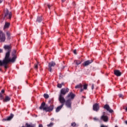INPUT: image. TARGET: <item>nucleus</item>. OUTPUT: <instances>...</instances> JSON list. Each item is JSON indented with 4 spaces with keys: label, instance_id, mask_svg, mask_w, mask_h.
Returning a JSON list of instances; mask_svg holds the SVG:
<instances>
[{
    "label": "nucleus",
    "instance_id": "18",
    "mask_svg": "<svg viewBox=\"0 0 127 127\" xmlns=\"http://www.w3.org/2000/svg\"><path fill=\"white\" fill-rule=\"evenodd\" d=\"M114 74L117 77H120V76H122V72L119 70H115Z\"/></svg>",
    "mask_w": 127,
    "mask_h": 127
},
{
    "label": "nucleus",
    "instance_id": "43",
    "mask_svg": "<svg viewBox=\"0 0 127 127\" xmlns=\"http://www.w3.org/2000/svg\"><path fill=\"white\" fill-rule=\"evenodd\" d=\"M125 124H126V125H127V121H126L125 122Z\"/></svg>",
    "mask_w": 127,
    "mask_h": 127
},
{
    "label": "nucleus",
    "instance_id": "38",
    "mask_svg": "<svg viewBox=\"0 0 127 127\" xmlns=\"http://www.w3.org/2000/svg\"><path fill=\"white\" fill-rule=\"evenodd\" d=\"M39 127H43V125H42V124H39Z\"/></svg>",
    "mask_w": 127,
    "mask_h": 127
},
{
    "label": "nucleus",
    "instance_id": "30",
    "mask_svg": "<svg viewBox=\"0 0 127 127\" xmlns=\"http://www.w3.org/2000/svg\"><path fill=\"white\" fill-rule=\"evenodd\" d=\"M50 104H53V99H51L49 101Z\"/></svg>",
    "mask_w": 127,
    "mask_h": 127
},
{
    "label": "nucleus",
    "instance_id": "3",
    "mask_svg": "<svg viewBox=\"0 0 127 127\" xmlns=\"http://www.w3.org/2000/svg\"><path fill=\"white\" fill-rule=\"evenodd\" d=\"M4 18H6V19H11L12 13L11 12H9L8 9H5L4 10Z\"/></svg>",
    "mask_w": 127,
    "mask_h": 127
},
{
    "label": "nucleus",
    "instance_id": "14",
    "mask_svg": "<svg viewBox=\"0 0 127 127\" xmlns=\"http://www.w3.org/2000/svg\"><path fill=\"white\" fill-rule=\"evenodd\" d=\"M61 104H62V105L59 107H58L56 109V113H59V112H60V111H61V109H62V108H63L64 106V104H65V102H60Z\"/></svg>",
    "mask_w": 127,
    "mask_h": 127
},
{
    "label": "nucleus",
    "instance_id": "24",
    "mask_svg": "<svg viewBox=\"0 0 127 127\" xmlns=\"http://www.w3.org/2000/svg\"><path fill=\"white\" fill-rule=\"evenodd\" d=\"M74 63L76 64V65H80L81 64V62L79 60H75L74 61Z\"/></svg>",
    "mask_w": 127,
    "mask_h": 127
},
{
    "label": "nucleus",
    "instance_id": "33",
    "mask_svg": "<svg viewBox=\"0 0 127 127\" xmlns=\"http://www.w3.org/2000/svg\"><path fill=\"white\" fill-rule=\"evenodd\" d=\"M100 127H108V126L102 125Z\"/></svg>",
    "mask_w": 127,
    "mask_h": 127
},
{
    "label": "nucleus",
    "instance_id": "17",
    "mask_svg": "<svg viewBox=\"0 0 127 127\" xmlns=\"http://www.w3.org/2000/svg\"><path fill=\"white\" fill-rule=\"evenodd\" d=\"M46 105V104L45 103V102H43L42 103L40 107H39V109L40 110H43V111H45V109H46V106H45V105Z\"/></svg>",
    "mask_w": 127,
    "mask_h": 127
},
{
    "label": "nucleus",
    "instance_id": "31",
    "mask_svg": "<svg viewBox=\"0 0 127 127\" xmlns=\"http://www.w3.org/2000/svg\"><path fill=\"white\" fill-rule=\"evenodd\" d=\"M34 68H36V69H38V64H35Z\"/></svg>",
    "mask_w": 127,
    "mask_h": 127
},
{
    "label": "nucleus",
    "instance_id": "10",
    "mask_svg": "<svg viewBox=\"0 0 127 127\" xmlns=\"http://www.w3.org/2000/svg\"><path fill=\"white\" fill-rule=\"evenodd\" d=\"M54 109V105H50L49 107H47L46 108H45V112H52L53 110Z\"/></svg>",
    "mask_w": 127,
    "mask_h": 127
},
{
    "label": "nucleus",
    "instance_id": "47",
    "mask_svg": "<svg viewBox=\"0 0 127 127\" xmlns=\"http://www.w3.org/2000/svg\"><path fill=\"white\" fill-rule=\"evenodd\" d=\"M85 126H86L87 127H88V126H87V124H86V125H85Z\"/></svg>",
    "mask_w": 127,
    "mask_h": 127
},
{
    "label": "nucleus",
    "instance_id": "27",
    "mask_svg": "<svg viewBox=\"0 0 127 127\" xmlns=\"http://www.w3.org/2000/svg\"><path fill=\"white\" fill-rule=\"evenodd\" d=\"M44 97L45 99H48V98H49V95H48L47 94H44Z\"/></svg>",
    "mask_w": 127,
    "mask_h": 127
},
{
    "label": "nucleus",
    "instance_id": "13",
    "mask_svg": "<svg viewBox=\"0 0 127 127\" xmlns=\"http://www.w3.org/2000/svg\"><path fill=\"white\" fill-rule=\"evenodd\" d=\"M93 110L95 111V112H98L100 110V106L98 104L95 103L93 106Z\"/></svg>",
    "mask_w": 127,
    "mask_h": 127
},
{
    "label": "nucleus",
    "instance_id": "28",
    "mask_svg": "<svg viewBox=\"0 0 127 127\" xmlns=\"http://www.w3.org/2000/svg\"><path fill=\"white\" fill-rule=\"evenodd\" d=\"M76 123H75V122H73V123L71 124V127H76Z\"/></svg>",
    "mask_w": 127,
    "mask_h": 127
},
{
    "label": "nucleus",
    "instance_id": "32",
    "mask_svg": "<svg viewBox=\"0 0 127 127\" xmlns=\"http://www.w3.org/2000/svg\"><path fill=\"white\" fill-rule=\"evenodd\" d=\"M94 88H95V85L94 84H92L91 86L92 90H94Z\"/></svg>",
    "mask_w": 127,
    "mask_h": 127
},
{
    "label": "nucleus",
    "instance_id": "39",
    "mask_svg": "<svg viewBox=\"0 0 127 127\" xmlns=\"http://www.w3.org/2000/svg\"><path fill=\"white\" fill-rule=\"evenodd\" d=\"M0 53H2V49H0Z\"/></svg>",
    "mask_w": 127,
    "mask_h": 127
},
{
    "label": "nucleus",
    "instance_id": "36",
    "mask_svg": "<svg viewBox=\"0 0 127 127\" xmlns=\"http://www.w3.org/2000/svg\"><path fill=\"white\" fill-rule=\"evenodd\" d=\"M119 97L120 98H123V97H124V95H123V94H119Z\"/></svg>",
    "mask_w": 127,
    "mask_h": 127
},
{
    "label": "nucleus",
    "instance_id": "41",
    "mask_svg": "<svg viewBox=\"0 0 127 127\" xmlns=\"http://www.w3.org/2000/svg\"><path fill=\"white\" fill-rule=\"evenodd\" d=\"M51 121H54V118H52V119H51Z\"/></svg>",
    "mask_w": 127,
    "mask_h": 127
},
{
    "label": "nucleus",
    "instance_id": "23",
    "mask_svg": "<svg viewBox=\"0 0 127 127\" xmlns=\"http://www.w3.org/2000/svg\"><path fill=\"white\" fill-rule=\"evenodd\" d=\"M6 34L7 36V39H8L9 40V39H10L11 37H10V32H9V31H7L6 32Z\"/></svg>",
    "mask_w": 127,
    "mask_h": 127
},
{
    "label": "nucleus",
    "instance_id": "42",
    "mask_svg": "<svg viewBox=\"0 0 127 127\" xmlns=\"http://www.w3.org/2000/svg\"><path fill=\"white\" fill-rule=\"evenodd\" d=\"M65 0H62V2H64Z\"/></svg>",
    "mask_w": 127,
    "mask_h": 127
},
{
    "label": "nucleus",
    "instance_id": "21",
    "mask_svg": "<svg viewBox=\"0 0 127 127\" xmlns=\"http://www.w3.org/2000/svg\"><path fill=\"white\" fill-rule=\"evenodd\" d=\"M3 94H4V90L2 89L0 92V98L1 100H3Z\"/></svg>",
    "mask_w": 127,
    "mask_h": 127
},
{
    "label": "nucleus",
    "instance_id": "12",
    "mask_svg": "<svg viewBox=\"0 0 127 127\" xmlns=\"http://www.w3.org/2000/svg\"><path fill=\"white\" fill-rule=\"evenodd\" d=\"M104 109H105V110H107V111H108V112H109V113H114V110L111 109V108L110 107V106H109V105L108 104H106L104 106Z\"/></svg>",
    "mask_w": 127,
    "mask_h": 127
},
{
    "label": "nucleus",
    "instance_id": "26",
    "mask_svg": "<svg viewBox=\"0 0 127 127\" xmlns=\"http://www.w3.org/2000/svg\"><path fill=\"white\" fill-rule=\"evenodd\" d=\"M62 85H64V83H62L61 84L58 83V88H62Z\"/></svg>",
    "mask_w": 127,
    "mask_h": 127
},
{
    "label": "nucleus",
    "instance_id": "2",
    "mask_svg": "<svg viewBox=\"0 0 127 127\" xmlns=\"http://www.w3.org/2000/svg\"><path fill=\"white\" fill-rule=\"evenodd\" d=\"M69 92V88H63L61 90V93L59 97V101L60 103H65V98H64V96L67 93Z\"/></svg>",
    "mask_w": 127,
    "mask_h": 127
},
{
    "label": "nucleus",
    "instance_id": "35",
    "mask_svg": "<svg viewBox=\"0 0 127 127\" xmlns=\"http://www.w3.org/2000/svg\"><path fill=\"white\" fill-rule=\"evenodd\" d=\"M93 120H94V121H99V119H98V118H93Z\"/></svg>",
    "mask_w": 127,
    "mask_h": 127
},
{
    "label": "nucleus",
    "instance_id": "29",
    "mask_svg": "<svg viewBox=\"0 0 127 127\" xmlns=\"http://www.w3.org/2000/svg\"><path fill=\"white\" fill-rule=\"evenodd\" d=\"M4 19H5V18H4V17H3L1 18V23H2V22L4 21Z\"/></svg>",
    "mask_w": 127,
    "mask_h": 127
},
{
    "label": "nucleus",
    "instance_id": "34",
    "mask_svg": "<svg viewBox=\"0 0 127 127\" xmlns=\"http://www.w3.org/2000/svg\"><path fill=\"white\" fill-rule=\"evenodd\" d=\"M73 53H74V54H77V51L76 50H74V51H73Z\"/></svg>",
    "mask_w": 127,
    "mask_h": 127
},
{
    "label": "nucleus",
    "instance_id": "5",
    "mask_svg": "<svg viewBox=\"0 0 127 127\" xmlns=\"http://www.w3.org/2000/svg\"><path fill=\"white\" fill-rule=\"evenodd\" d=\"M16 54V51L15 50H13L11 53L12 58H10V60H13L12 63H14V62H15V60H16V58H17Z\"/></svg>",
    "mask_w": 127,
    "mask_h": 127
},
{
    "label": "nucleus",
    "instance_id": "11",
    "mask_svg": "<svg viewBox=\"0 0 127 127\" xmlns=\"http://www.w3.org/2000/svg\"><path fill=\"white\" fill-rule=\"evenodd\" d=\"M93 63V60H87L85 61L83 64L82 65L83 66H84L85 67H86V66H89L90 64H92Z\"/></svg>",
    "mask_w": 127,
    "mask_h": 127
},
{
    "label": "nucleus",
    "instance_id": "46",
    "mask_svg": "<svg viewBox=\"0 0 127 127\" xmlns=\"http://www.w3.org/2000/svg\"><path fill=\"white\" fill-rule=\"evenodd\" d=\"M115 127H118V126H116Z\"/></svg>",
    "mask_w": 127,
    "mask_h": 127
},
{
    "label": "nucleus",
    "instance_id": "40",
    "mask_svg": "<svg viewBox=\"0 0 127 127\" xmlns=\"http://www.w3.org/2000/svg\"><path fill=\"white\" fill-rule=\"evenodd\" d=\"M2 1H3V0H0V3H1V2H2Z\"/></svg>",
    "mask_w": 127,
    "mask_h": 127
},
{
    "label": "nucleus",
    "instance_id": "37",
    "mask_svg": "<svg viewBox=\"0 0 127 127\" xmlns=\"http://www.w3.org/2000/svg\"><path fill=\"white\" fill-rule=\"evenodd\" d=\"M47 6H48V8H49V9H50V7H51V5H49V4H48Z\"/></svg>",
    "mask_w": 127,
    "mask_h": 127
},
{
    "label": "nucleus",
    "instance_id": "1",
    "mask_svg": "<svg viewBox=\"0 0 127 127\" xmlns=\"http://www.w3.org/2000/svg\"><path fill=\"white\" fill-rule=\"evenodd\" d=\"M3 48L5 51H7L5 54L4 58L2 61L0 60V66H4L5 69H7V64L12 63L13 60H10V52H11V46L4 45Z\"/></svg>",
    "mask_w": 127,
    "mask_h": 127
},
{
    "label": "nucleus",
    "instance_id": "8",
    "mask_svg": "<svg viewBox=\"0 0 127 127\" xmlns=\"http://www.w3.org/2000/svg\"><path fill=\"white\" fill-rule=\"evenodd\" d=\"M5 41V35L2 31H0V42Z\"/></svg>",
    "mask_w": 127,
    "mask_h": 127
},
{
    "label": "nucleus",
    "instance_id": "16",
    "mask_svg": "<svg viewBox=\"0 0 127 127\" xmlns=\"http://www.w3.org/2000/svg\"><path fill=\"white\" fill-rule=\"evenodd\" d=\"M101 120H103V122L107 123L109 122V117L107 116L103 115L101 116Z\"/></svg>",
    "mask_w": 127,
    "mask_h": 127
},
{
    "label": "nucleus",
    "instance_id": "44",
    "mask_svg": "<svg viewBox=\"0 0 127 127\" xmlns=\"http://www.w3.org/2000/svg\"><path fill=\"white\" fill-rule=\"evenodd\" d=\"M126 111L127 112V107L126 108Z\"/></svg>",
    "mask_w": 127,
    "mask_h": 127
},
{
    "label": "nucleus",
    "instance_id": "22",
    "mask_svg": "<svg viewBox=\"0 0 127 127\" xmlns=\"http://www.w3.org/2000/svg\"><path fill=\"white\" fill-rule=\"evenodd\" d=\"M42 20H43L42 16H39L37 17L36 22H39V23L41 22L42 21Z\"/></svg>",
    "mask_w": 127,
    "mask_h": 127
},
{
    "label": "nucleus",
    "instance_id": "15",
    "mask_svg": "<svg viewBox=\"0 0 127 127\" xmlns=\"http://www.w3.org/2000/svg\"><path fill=\"white\" fill-rule=\"evenodd\" d=\"M14 115L12 114H11L9 117H7V118L6 119H3L2 122H6V121H11V120H12V118H13Z\"/></svg>",
    "mask_w": 127,
    "mask_h": 127
},
{
    "label": "nucleus",
    "instance_id": "6",
    "mask_svg": "<svg viewBox=\"0 0 127 127\" xmlns=\"http://www.w3.org/2000/svg\"><path fill=\"white\" fill-rule=\"evenodd\" d=\"M56 65V64L55 62H52L49 63L48 70L51 73H52V68Z\"/></svg>",
    "mask_w": 127,
    "mask_h": 127
},
{
    "label": "nucleus",
    "instance_id": "9",
    "mask_svg": "<svg viewBox=\"0 0 127 127\" xmlns=\"http://www.w3.org/2000/svg\"><path fill=\"white\" fill-rule=\"evenodd\" d=\"M75 94H73V92H70L66 96V99H70L71 101L74 100L75 98Z\"/></svg>",
    "mask_w": 127,
    "mask_h": 127
},
{
    "label": "nucleus",
    "instance_id": "20",
    "mask_svg": "<svg viewBox=\"0 0 127 127\" xmlns=\"http://www.w3.org/2000/svg\"><path fill=\"white\" fill-rule=\"evenodd\" d=\"M9 25H10V23L9 22H7L6 21L5 22V24L3 26V29H6L9 27Z\"/></svg>",
    "mask_w": 127,
    "mask_h": 127
},
{
    "label": "nucleus",
    "instance_id": "25",
    "mask_svg": "<svg viewBox=\"0 0 127 127\" xmlns=\"http://www.w3.org/2000/svg\"><path fill=\"white\" fill-rule=\"evenodd\" d=\"M54 125V123H53V122H51L50 124H48L47 125V127H53Z\"/></svg>",
    "mask_w": 127,
    "mask_h": 127
},
{
    "label": "nucleus",
    "instance_id": "45",
    "mask_svg": "<svg viewBox=\"0 0 127 127\" xmlns=\"http://www.w3.org/2000/svg\"><path fill=\"white\" fill-rule=\"evenodd\" d=\"M0 71H1V68H0Z\"/></svg>",
    "mask_w": 127,
    "mask_h": 127
},
{
    "label": "nucleus",
    "instance_id": "7",
    "mask_svg": "<svg viewBox=\"0 0 127 127\" xmlns=\"http://www.w3.org/2000/svg\"><path fill=\"white\" fill-rule=\"evenodd\" d=\"M64 103L66 107L69 109H71V108H72V101L71 99H68L67 100H65Z\"/></svg>",
    "mask_w": 127,
    "mask_h": 127
},
{
    "label": "nucleus",
    "instance_id": "19",
    "mask_svg": "<svg viewBox=\"0 0 127 127\" xmlns=\"http://www.w3.org/2000/svg\"><path fill=\"white\" fill-rule=\"evenodd\" d=\"M11 99V98H10V97L6 96L5 97V98L3 99V102L6 103L7 102H9V101H10Z\"/></svg>",
    "mask_w": 127,
    "mask_h": 127
},
{
    "label": "nucleus",
    "instance_id": "4",
    "mask_svg": "<svg viewBox=\"0 0 127 127\" xmlns=\"http://www.w3.org/2000/svg\"><path fill=\"white\" fill-rule=\"evenodd\" d=\"M75 89H80V92L82 93V92L84 91V90H87L88 88V84H84L83 85H83L82 84L80 83L79 84H78L75 86Z\"/></svg>",
    "mask_w": 127,
    "mask_h": 127
}]
</instances>
